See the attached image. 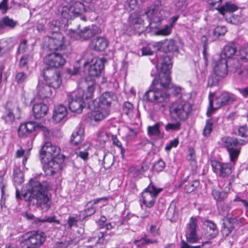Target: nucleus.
<instances>
[{
    "mask_svg": "<svg viewBox=\"0 0 248 248\" xmlns=\"http://www.w3.org/2000/svg\"><path fill=\"white\" fill-rule=\"evenodd\" d=\"M229 221L234 225L240 227L245 224V219L243 217H229Z\"/></svg>",
    "mask_w": 248,
    "mask_h": 248,
    "instance_id": "47",
    "label": "nucleus"
},
{
    "mask_svg": "<svg viewBox=\"0 0 248 248\" xmlns=\"http://www.w3.org/2000/svg\"><path fill=\"white\" fill-rule=\"evenodd\" d=\"M187 226V228L186 233L187 241L190 243L197 242L199 239L197 234V229L198 227L197 219L191 217Z\"/></svg>",
    "mask_w": 248,
    "mask_h": 248,
    "instance_id": "18",
    "label": "nucleus"
},
{
    "mask_svg": "<svg viewBox=\"0 0 248 248\" xmlns=\"http://www.w3.org/2000/svg\"><path fill=\"white\" fill-rule=\"evenodd\" d=\"M49 29L51 31V34L60 32V22L53 20L50 22L48 24Z\"/></svg>",
    "mask_w": 248,
    "mask_h": 248,
    "instance_id": "51",
    "label": "nucleus"
},
{
    "mask_svg": "<svg viewBox=\"0 0 248 248\" xmlns=\"http://www.w3.org/2000/svg\"><path fill=\"white\" fill-rule=\"evenodd\" d=\"M50 188L47 181L40 182L37 178L31 179L27 191L22 194L30 205H35L45 211L50 207V202L47 192Z\"/></svg>",
    "mask_w": 248,
    "mask_h": 248,
    "instance_id": "2",
    "label": "nucleus"
},
{
    "mask_svg": "<svg viewBox=\"0 0 248 248\" xmlns=\"http://www.w3.org/2000/svg\"><path fill=\"white\" fill-rule=\"evenodd\" d=\"M79 27V25L78 31L73 29L69 30L68 33L71 38L76 40L85 41L101 32V30L97 26L93 25L85 27L80 30Z\"/></svg>",
    "mask_w": 248,
    "mask_h": 248,
    "instance_id": "9",
    "label": "nucleus"
},
{
    "mask_svg": "<svg viewBox=\"0 0 248 248\" xmlns=\"http://www.w3.org/2000/svg\"><path fill=\"white\" fill-rule=\"evenodd\" d=\"M170 74V72H160L158 78L153 81L149 90L145 93L143 96L145 100L155 104L162 103V108L165 107L164 103L170 99L167 90L172 87Z\"/></svg>",
    "mask_w": 248,
    "mask_h": 248,
    "instance_id": "1",
    "label": "nucleus"
},
{
    "mask_svg": "<svg viewBox=\"0 0 248 248\" xmlns=\"http://www.w3.org/2000/svg\"><path fill=\"white\" fill-rule=\"evenodd\" d=\"M227 60L217 56H214L213 58L212 66L215 74L216 76L224 78L228 74Z\"/></svg>",
    "mask_w": 248,
    "mask_h": 248,
    "instance_id": "15",
    "label": "nucleus"
},
{
    "mask_svg": "<svg viewBox=\"0 0 248 248\" xmlns=\"http://www.w3.org/2000/svg\"><path fill=\"white\" fill-rule=\"evenodd\" d=\"M209 104L206 112V115L208 117L212 115L214 110L232 104L237 100V97L235 94L226 92L221 93L214 100L211 98V94L209 95Z\"/></svg>",
    "mask_w": 248,
    "mask_h": 248,
    "instance_id": "7",
    "label": "nucleus"
},
{
    "mask_svg": "<svg viewBox=\"0 0 248 248\" xmlns=\"http://www.w3.org/2000/svg\"><path fill=\"white\" fill-rule=\"evenodd\" d=\"M200 185V181L198 180H193L192 183L185 186V191L187 193L193 191Z\"/></svg>",
    "mask_w": 248,
    "mask_h": 248,
    "instance_id": "46",
    "label": "nucleus"
},
{
    "mask_svg": "<svg viewBox=\"0 0 248 248\" xmlns=\"http://www.w3.org/2000/svg\"><path fill=\"white\" fill-rule=\"evenodd\" d=\"M99 59L95 58L93 52L90 51H86L83 53L81 58L77 61V62L78 64L83 65L82 68L83 69V71L85 72L87 66L94 62L96 60Z\"/></svg>",
    "mask_w": 248,
    "mask_h": 248,
    "instance_id": "23",
    "label": "nucleus"
},
{
    "mask_svg": "<svg viewBox=\"0 0 248 248\" xmlns=\"http://www.w3.org/2000/svg\"><path fill=\"white\" fill-rule=\"evenodd\" d=\"M60 152V149L49 141L46 142L42 147L40 158L46 175H53L64 167V159Z\"/></svg>",
    "mask_w": 248,
    "mask_h": 248,
    "instance_id": "3",
    "label": "nucleus"
},
{
    "mask_svg": "<svg viewBox=\"0 0 248 248\" xmlns=\"http://www.w3.org/2000/svg\"><path fill=\"white\" fill-rule=\"evenodd\" d=\"M179 144V140L178 139H175L171 140L169 144L167 145L165 147V150L169 151L171 150L173 147H176Z\"/></svg>",
    "mask_w": 248,
    "mask_h": 248,
    "instance_id": "64",
    "label": "nucleus"
},
{
    "mask_svg": "<svg viewBox=\"0 0 248 248\" xmlns=\"http://www.w3.org/2000/svg\"><path fill=\"white\" fill-rule=\"evenodd\" d=\"M38 96L41 99H45L50 96L52 93L51 87L46 82L39 81L36 88Z\"/></svg>",
    "mask_w": 248,
    "mask_h": 248,
    "instance_id": "25",
    "label": "nucleus"
},
{
    "mask_svg": "<svg viewBox=\"0 0 248 248\" xmlns=\"http://www.w3.org/2000/svg\"><path fill=\"white\" fill-rule=\"evenodd\" d=\"M216 122V119L214 118L206 120V125L203 130V135L205 137H208L213 130V125Z\"/></svg>",
    "mask_w": 248,
    "mask_h": 248,
    "instance_id": "42",
    "label": "nucleus"
},
{
    "mask_svg": "<svg viewBox=\"0 0 248 248\" xmlns=\"http://www.w3.org/2000/svg\"><path fill=\"white\" fill-rule=\"evenodd\" d=\"M230 205L228 203H224L221 206L220 213L224 216L229 217V212L231 210Z\"/></svg>",
    "mask_w": 248,
    "mask_h": 248,
    "instance_id": "59",
    "label": "nucleus"
},
{
    "mask_svg": "<svg viewBox=\"0 0 248 248\" xmlns=\"http://www.w3.org/2000/svg\"><path fill=\"white\" fill-rule=\"evenodd\" d=\"M216 9L219 13L223 16H224L226 13H232L236 11L238 9L237 6L231 2H226L225 5L222 6H217Z\"/></svg>",
    "mask_w": 248,
    "mask_h": 248,
    "instance_id": "38",
    "label": "nucleus"
},
{
    "mask_svg": "<svg viewBox=\"0 0 248 248\" xmlns=\"http://www.w3.org/2000/svg\"><path fill=\"white\" fill-rule=\"evenodd\" d=\"M67 114V110L65 106L60 104L55 108L52 116L55 123L61 122Z\"/></svg>",
    "mask_w": 248,
    "mask_h": 248,
    "instance_id": "31",
    "label": "nucleus"
},
{
    "mask_svg": "<svg viewBox=\"0 0 248 248\" xmlns=\"http://www.w3.org/2000/svg\"><path fill=\"white\" fill-rule=\"evenodd\" d=\"M238 135L248 139V126L247 124L239 127L238 128Z\"/></svg>",
    "mask_w": 248,
    "mask_h": 248,
    "instance_id": "53",
    "label": "nucleus"
},
{
    "mask_svg": "<svg viewBox=\"0 0 248 248\" xmlns=\"http://www.w3.org/2000/svg\"><path fill=\"white\" fill-rule=\"evenodd\" d=\"M97 137L100 142L104 144L108 139L110 137L111 138L113 144L121 149L122 156L124 157V149L123 147L121 142L119 140L116 136L112 135L111 133L104 132H99L97 134Z\"/></svg>",
    "mask_w": 248,
    "mask_h": 248,
    "instance_id": "20",
    "label": "nucleus"
},
{
    "mask_svg": "<svg viewBox=\"0 0 248 248\" xmlns=\"http://www.w3.org/2000/svg\"><path fill=\"white\" fill-rule=\"evenodd\" d=\"M94 50L102 51L104 50L108 45V41L104 37H98L92 40Z\"/></svg>",
    "mask_w": 248,
    "mask_h": 248,
    "instance_id": "37",
    "label": "nucleus"
},
{
    "mask_svg": "<svg viewBox=\"0 0 248 248\" xmlns=\"http://www.w3.org/2000/svg\"><path fill=\"white\" fill-rule=\"evenodd\" d=\"M0 27H2L3 29H13L18 25L17 21L14 20L8 16L3 17L0 20Z\"/></svg>",
    "mask_w": 248,
    "mask_h": 248,
    "instance_id": "39",
    "label": "nucleus"
},
{
    "mask_svg": "<svg viewBox=\"0 0 248 248\" xmlns=\"http://www.w3.org/2000/svg\"><path fill=\"white\" fill-rule=\"evenodd\" d=\"M212 194L217 202L223 201L227 197V193L220 189H213Z\"/></svg>",
    "mask_w": 248,
    "mask_h": 248,
    "instance_id": "41",
    "label": "nucleus"
},
{
    "mask_svg": "<svg viewBox=\"0 0 248 248\" xmlns=\"http://www.w3.org/2000/svg\"><path fill=\"white\" fill-rule=\"evenodd\" d=\"M27 78V74L23 72H20L17 73L15 77V80L18 84H21L24 82Z\"/></svg>",
    "mask_w": 248,
    "mask_h": 248,
    "instance_id": "57",
    "label": "nucleus"
},
{
    "mask_svg": "<svg viewBox=\"0 0 248 248\" xmlns=\"http://www.w3.org/2000/svg\"><path fill=\"white\" fill-rule=\"evenodd\" d=\"M203 224L207 226V235L209 239H212L216 238L218 234V231L217 229L216 225L215 223L211 220H206L203 222Z\"/></svg>",
    "mask_w": 248,
    "mask_h": 248,
    "instance_id": "36",
    "label": "nucleus"
},
{
    "mask_svg": "<svg viewBox=\"0 0 248 248\" xmlns=\"http://www.w3.org/2000/svg\"><path fill=\"white\" fill-rule=\"evenodd\" d=\"M161 1L159 0H155L145 12L148 17L153 22L158 23L164 18L165 11L161 10Z\"/></svg>",
    "mask_w": 248,
    "mask_h": 248,
    "instance_id": "11",
    "label": "nucleus"
},
{
    "mask_svg": "<svg viewBox=\"0 0 248 248\" xmlns=\"http://www.w3.org/2000/svg\"><path fill=\"white\" fill-rule=\"evenodd\" d=\"M172 30V25H167L163 28L156 31L155 34L156 35L167 36L169 35Z\"/></svg>",
    "mask_w": 248,
    "mask_h": 248,
    "instance_id": "45",
    "label": "nucleus"
},
{
    "mask_svg": "<svg viewBox=\"0 0 248 248\" xmlns=\"http://www.w3.org/2000/svg\"><path fill=\"white\" fill-rule=\"evenodd\" d=\"M24 174L20 171H18L14 173V181L17 184H21L24 182Z\"/></svg>",
    "mask_w": 248,
    "mask_h": 248,
    "instance_id": "56",
    "label": "nucleus"
},
{
    "mask_svg": "<svg viewBox=\"0 0 248 248\" xmlns=\"http://www.w3.org/2000/svg\"><path fill=\"white\" fill-rule=\"evenodd\" d=\"M181 128L180 123L177 122L175 123H168L165 126V129L167 131H177Z\"/></svg>",
    "mask_w": 248,
    "mask_h": 248,
    "instance_id": "58",
    "label": "nucleus"
},
{
    "mask_svg": "<svg viewBox=\"0 0 248 248\" xmlns=\"http://www.w3.org/2000/svg\"><path fill=\"white\" fill-rule=\"evenodd\" d=\"M240 53L241 59L246 62H248V43L242 47Z\"/></svg>",
    "mask_w": 248,
    "mask_h": 248,
    "instance_id": "55",
    "label": "nucleus"
},
{
    "mask_svg": "<svg viewBox=\"0 0 248 248\" xmlns=\"http://www.w3.org/2000/svg\"><path fill=\"white\" fill-rule=\"evenodd\" d=\"M48 110L47 106L44 103H37L32 108L33 115L36 119L44 117Z\"/></svg>",
    "mask_w": 248,
    "mask_h": 248,
    "instance_id": "30",
    "label": "nucleus"
},
{
    "mask_svg": "<svg viewBox=\"0 0 248 248\" xmlns=\"http://www.w3.org/2000/svg\"><path fill=\"white\" fill-rule=\"evenodd\" d=\"M46 235L42 232H35L25 240L27 248H38L46 240Z\"/></svg>",
    "mask_w": 248,
    "mask_h": 248,
    "instance_id": "13",
    "label": "nucleus"
},
{
    "mask_svg": "<svg viewBox=\"0 0 248 248\" xmlns=\"http://www.w3.org/2000/svg\"><path fill=\"white\" fill-rule=\"evenodd\" d=\"M27 41L26 39H24L22 41V42L20 43L18 49L16 53V57H17L18 55L20 54H22L24 53L26 51V45H27Z\"/></svg>",
    "mask_w": 248,
    "mask_h": 248,
    "instance_id": "61",
    "label": "nucleus"
},
{
    "mask_svg": "<svg viewBox=\"0 0 248 248\" xmlns=\"http://www.w3.org/2000/svg\"><path fill=\"white\" fill-rule=\"evenodd\" d=\"M104 68V63L103 60H96L95 62L87 67L88 73L92 78L100 77L102 71Z\"/></svg>",
    "mask_w": 248,
    "mask_h": 248,
    "instance_id": "22",
    "label": "nucleus"
},
{
    "mask_svg": "<svg viewBox=\"0 0 248 248\" xmlns=\"http://www.w3.org/2000/svg\"><path fill=\"white\" fill-rule=\"evenodd\" d=\"M81 70L80 66H76L73 68H67L65 69V72L71 76L76 75L80 73Z\"/></svg>",
    "mask_w": 248,
    "mask_h": 248,
    "instance_id": "60",
    "label": "nucleus"
},
{
    "mask_svg": "<svg viewBox=\"0 0 248 248\" xmlns=\"http://www.w3.org/2000/svg\"><path fill=\"white\" fill-rule=\"evenodd\" d=\"M96 86L93 80L88 84L87 90L84 91L79 90L77 93H73L72 95H68L67 101L69 109L75 112H81L83 108L85 106V101L93 98V94Z\"/></svg>",
    "mask_w": 248,
    "mask_h": 248,
    "instance_id": "4",
    "label": "nucleus"
},
{
    "mask_svg": "<svg viewBox=\"0 0 248 248\" xmlns=\"http://www.w3.org/2000/svg\"><path fill=\"white\" fill-rule=\"evenodd\" d=\"M136 242L139 243V245L142 246L149 245L150 244H156L157 241L155 239H148L146 234H144L140 239L136 241Z\"/></svg>",
    "mask_w": 248,
    "mask_h": 248,
    "instance_id": "52",
    "label": "nucleus"
},
{
    "mask_svg": "<svg viewBox=\"0 0 248 248\" xmlns=\"http://www.w3.org/2000/svg\"><path fill=\"white\" fill-rule=\"evenodd\" d=\"M36 129H41L44 130L46 129V127L40 124L30 121L20 125L18 129V134L20 137L24 138L30 136Z\"/></svg>",
    "mask_w": 248,
    "mask_h": 248,
    "instance_id": "16",
    "label": "nucleus"
},
{
    "mask_svg": "<svg viewBox=\"0 0 248 248\" xmlns=\"http://www.w3.org/2000/svg\"><path fill=\"white\" fill-rule=\"evenodd\" d=\"M46 222L49 223L55 222L60 224L59 220L56 219L55 216L45 217L43 219L36 218L34 219V222L38 225H40L42 223Z\"/></svg>",
    "mask_w": 248,
    "mask_h": 248,
    "instance_id": "43",
    "label": "nucleus"
},
{
    "mask_svg": "<svg viewBox=\"0 0 248 248\" xmlns=\"http://www.w3.org/2000/svg\"><path fill=\"white\" fill-rule=\"evenodd\" d=\"M165 167V163L162 159L155 162L153 165V169L157 172L162 171Z\"/></svg>",
    "mask_w": 248,
    "mask_h": 248,
    "instance_id": "54",
    "label": "nucleus"
},
{
    "mask_svg": "<svg viewBox=\"0 0 248 248\" xmlns=\"http://www.w3.org/2000/svg\"><path fill=\"white\" fill-rule=\"evenodd\" d=\"M161 189H157L154 185L150 184L141 194L142 202L147 207H153L155 202V200Z\"/></svg>",
    "mask_w": 248,
    "mask_h": 248,
    "instance_id": "10",
    "label": "nucleus"
},
{
    "mask_svg": "<svg viewBox=\"0 0 248 248\" xmlns=\"http://www.w3.org/2000/svg\"><path fill=\"white\" fill-rule=\"evenodd\" d=\"M188 0H175V6L178 10H183L186 8Z\"/></svg>",
    "mask_w": 248,
    "mask_h": 248,
    "instance_id": "62",
    "label": "nucleus"
},
{
    "mask_svg": "<svg viewBox=\"0 0 248 248\" xmlns=\"http://www.w3.org/2000/svg\"><path fill=\"white\" fill-rule=\"evenodd\" d=\"M64 37L60 32L51 34L48 36V47L52 50H62L65 48Z\"/></svg>",
    "mask_w": 248,
    "mask_h": 248,
    "instance_id": "17",
    "label": "nucleus"
},
{
    "mask_svg": "<svg viewBox=\"0 0 248 248\" xmlns=\"http://www.w3.org/2000/svg\"><path fill=\"white\" fill-rule=\"evenodd\" d=\"M225 143V146L229 153L230 161L235 162L238 159L240 153L241 146L244 144L243 140L239 141L237 139L234 137H223L221 140Z\"/></svg>",
    "mask_w": 248,
    "mask_h": 248,
    "instance_id": "8",
    "label": "nucleus"
},
{
    "mask_svg": "<svg viewBox=\"0 0 248 248\" xmlns=\"http://www.w3.org/2000/svg\"><path fill=\"white\" fill-rule=\"evenodd\" d=\"M148 133L150 136H158L160 133L159 124L156 123L153 126H149L148 127Z\"/></svg>",
    "mask_w": 248,
    "mask_h": 248,
    "instance_id": "48",
    "label": "nucleus"
},
{
    "mask_svg": "<svg viewBox=\"0 0 248 248\" xmlns=\"http://www.w3.org/2000/svg\"><path fill=\"white\" fill-rule=\"evenodd\" d=\"M97 6L89 9H86L85 6L80 1L77 0H70L67 5L63 6L59 11L63 18L67 20L72 19L76 17L81 16L82 20L86 21V18L83 16L84 14L94 11Z\"/></svg>",
    "mask_w": 248,
    "mask_h": 248,
    "instance_id": "5",
    "label": "nucleus"
},
{
    "mask_svg": "<svg viewBox=\"0 0 248 248\" xmlns=\"http://www.w3.org/2000/svg\"><path fill=\"white\" fill-rule=\"evenodd\" d=\"M211 166L213 171L219 177L222 178H227L232 172V165L230 163H225L212 160Z\"/></svg>",
    "mask_w": 248,
    "mask_h": 248,
    "instance_id": "12",
    "label": "nucleus"
},
{
    "mask_svg": "<svg viewBox=\"0 0 248 248\" xmlns=\"http://www.w3.org/2000/svg\"><path fill=\"white\" fill-rule=\"evenodd\" d=\"M169 110L171 119L185 121L191 111V106L187 101L179 99L171 104Z\"/></svg>",
    "mask_w": 248,
    "mask_h": 248,
    "instance_id": "6",
    "label": "nucleus"
},
{
    "mask_svg": "<svg viewBox=\"0 0 248 248\" xmlns=\"http://www.w3.org/2000/svg\"><path fill=\"white\" fill-rule=\"evenodd\" d=\"M49 71L48 68L44 69V76L45 81L50 87L56 89L60 88L62 83L61 73L59 71H55L51 77L47 76L46 72Z\"/></svg>",
    "mask_w": 248,
    "mask_h": 248,
    "instance_id": "19",
    "label": "nucleus"
},
{
    "mask_svg": "<svg viewBox=\"0 0 248 248\" xmlns=\"http://www.w3.org/2000/svg\"><path fill=\"white\" fill-rule=\"evenodd\" d=\"M113 234H114L113 233H108L107 232H100L98 235V240L95 242V244H97V243L103 244L104 241L105 240V237H107L108 235L110 236V235H113Z\"/></svg>",
    "mask_w": 248,
    "mask_h": 248,
    "instance_id": "63",
    "label": "nucleus"
},
{
    "mask_svg": "<svg viewBox=\"0 0 248 248\" xmlns=\"http://www.w3.org/2000/svg\"><path fill=\"white\" fill-rule=\"evenodd\" d=\"M133 108V106L130 102H125L123 106V112L125 115L130 116L132 115Z\"/></svg>",
    "mask_w": 248,
    "mask_h": 248,
    "instance_id": "44",
    "label": "nucleus"
},
{
    "mask_svg": "<svg viewBox=\"0 0 248 248\" xmlns=\"http://www.w3.org/2000/svg\"><path fill=\"white\" fill-rule=\"evenodd\" d=\"M84 131L81 127H77L72 133L70 142L73 145H77L84 139Z\"/></svg>",
    "mask_w": 248,
    "mask_h": 248,
    "instance_id": "35",
    "label": "nucleus"
},
{
    "mask_svg": "<svg viewBox=\"0 0 248 248\" xmlns=\"http://www.w3.org/2000/svg\"><path fill=\"white\" fill-rule=\"evenodd\" d=\"M237 52V47L234 44H230L226 45L219 55H217L220 58H223L226 60L232 59L233 57Z\"/></svg>",
    "mask_w": 248,
    "mask_h": 248,
    "instance_id": "26",
    "label": "nucleus"
},
{
    "mask_svg": "<svg viewBox=\"0 0 248 248\" xmlns=\"http://www.w3.org/2000/svg\"><path fill=\"white\" fill-rule=\"evenodd\" d=\"M116 98L115 94L111 92H106L103 93L99 98L98 107L108 108L113 101Z\"/></svg>",
    "mask_w": 248,
    "mask_h": 248,
    "instance_id": "24",
    "label": "nucleus"
},
{
    "mask_svg": "<svg viewBox=\"0 0 248 248\" xmlns=\"http://www.w3.org/2000/svg\"><path fill=\"white\" fill-rule=\"evenodd\" d=\"M227 67L228 72H236L241 67V64L237 59H231L227 60Z\"/></svg>",
    "mask_w": 248,
    "mask_h": 248,
    "instance_id": "40",
    "label": "nucleus"
},
{
    "mask_svg": "<svg viewBox=\"0 0 248 248\" xmlns=\"http://www.w3.org/2000/svg\"><path fill=\"white\" fill-rule=\"evenodd\" d=\"M227 30L226 27L224 26H218L216 27L213 31V34L216 38L224 35Z\"/></svg>",
    "mask_w": 248,
    "mask_h": 248,
    "instance_id": "49",
    "label": "nucleus"
},
{
    "mask_svg": "<svg viewBox=\"0 0 248 248\" xmlns=\"http://www.w3.org/2000/svg\"><path fill=\"white\" fill-rule=\"evenodd\" d=\"M29 54L23 55L19 60L18 67L20 68H28V63L29 61Z\"/></svg>",
    "mask_w": 248,
    "mask_h": 248,
    "instance_id": "50",
    "label": "nucleus"
},
{
    "mask_svg": "<svg viewBox=\"0 0 248 248\" xmlns=\"http://www.w3.org/2000/svg\"><path fill=\"white\" fill-rule=\"evenodd\" d=\"M157 67L159 68L160 72H170L172 67L170 58L166 55L162 56L157 61Z\"/></svg>",
    "mask_w": 248,
    "mask_h": 248,
    "instance_id": "27",
    "label": "nucleus"
},
{
    "mask_svg": "<svg viewBox=\"0 0 248 248\" xmlns=\"http://www.w3.org/2000/svg\"><path fill=\"white\" fill-rule=\"evenodd\" d=\"M97 155H100L98 160L103 161V164L104 167L108 168L112 165L114 162V156L110 153H105L104 151H99Z\"/></svg>",
    "mask_w": 248,
    "mask_h": 248,
    "instance_id": "34",
    "label": "nucleus"
},
{
    "mask_svg": "<svg viewBox=\"0 0 248 248\" xmlns=\"http://www.w3.org/2000/svg\"><path fill=\"white\" fill-rule=\"evenodd\" d=\"M109 114L108 108L98 107L92 114L91 119L95 122L102 121Z\"/></svg>",
    "mask_w": 248,
    "mask_h": 248,
    "instance_id": "33",
    "label": "nucleus"
},
{
    "mask_svg": "<svg viewBox=\"0 0 248 248\" xmlns=\"http://www.w3.org/2000/svg\"><path fill=\"white\" fill-rule=\"evenodd\" d=\"M143 20L140 16L136 13H132L129 18V24L131 28L134 31L140 32L142 31Z\"/></svg>",
    "mask_w": 248,
    "mask_h": 248,
    "instance_id": "28",
    "label": "nucleus"
},
{
    "mask_svg": "<svg viewBox=\"0 0 248 248\" xmlns=\"http://www.w3.org/2000/svg\"><path fill=\"white\" fill-rule=\"evenodd\" d=\"M158 50L160 51L168 53L177 50L175 41L173 39H166L158 43Z\"/></svg>",
    "mask_w": 248,
    "mask_h": 248,
    "instance_id": "29",
    "label": "nucleus"
},
{
    "mask_svg": "<svg viewBox=\"0 0 248 248\" xmlns=\"http://www.w3.org/2000/svg\"><path fill=\"white\" fill-rule=\"evenodd\" d=\"M16 105L12 102H8L5 106L1 119L4 121L5 123L8 124H12L15 119V116L13 111Z\"/></svg>",
    "mask_w": 248,
    "mask_h": 248,
    "instance_id": "21",
    "label": "nucleus"
},
{
    "mask_svg": "<svg viewBox=\"0 0 248 248\" xmlns=\"http://www.w3.org/2000/svg\"><path fill=\"white\" fill-rule=\"evenodd\" d=\"M44 63L52 68H60L66 62L63 56L59 53L52 52L47 54L44 59Z\"/></svg>",
    "mask_w": 248,
    "mask_h": 248,
    "instance_id": "14",
    "label": "nucleus"
},
{
    "mask_svg": "<svg viewBox=\"0 0 248 248\" xmlns=\"http://www.w3.org/2000/svg\"><path fill=\"white\" fill-rule=\"evenodd\" d=\"M107 199L108 198L107 197H102L93 199L88 202L86 205L85 209L84 210V214L85 216H91L94 214L96 211V208L95 207H94L93 205L98 203L100 201H106Z\"/></svg>",
    "mask_w": 248,
    "mask_h": 248,
    "instance_id": "32",
    "label": "nucleus"
}]
</instances>
